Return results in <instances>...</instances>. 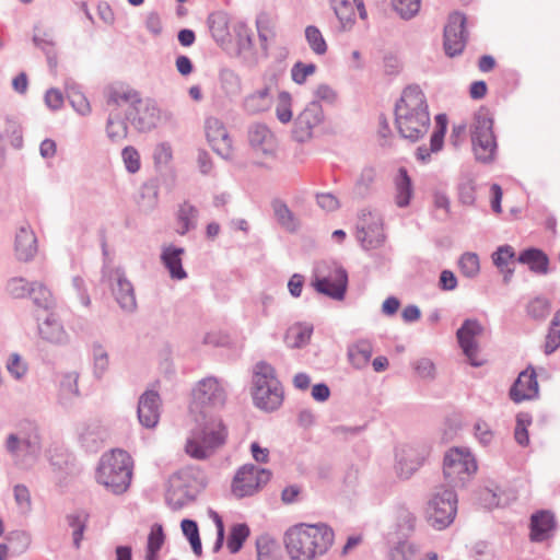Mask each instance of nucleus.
Returning a JSON list of instances; mask_svg holds the SVG:
<instances>
[{"instance_id": "nucleus-33", "label": "nucleus", "mask_w": 560, "mask_h": 560, "mask_svg": "<svg viewBox=\"0 0 560 560\" xmlns=\"http://www.w3.org/2000/svg\"><path fill=\"white\" fill-rule=\"evenodd\" d=\"M553 515L549 512L541 511L532 516L530 520V538L535 541L547 539L553 529Z\"/></svg>"}, {"instance_id": "nucleus-29", "label": "nucleus", "mask_w": 560, "mask_h": 560, "mask_svg": "<svg viewBox=\"0 0 560 560\" xmlns=\"http://www.w3.org/2000/svg\"><path fill=\"white\" fill-rule=\"evenodd\" d=\"M435 130L431 136L430 149L425 145H421L417 149L416 156L422 163L430 161L431 153H436L442 150L444 136L447 127V117L445 114H439L435 117Z\"/></svg>"}, {"instance_id": "nucleus-2", "label": "nucleus", "mask_w": 560, "mask_h": 560, "mask_svg": "<svg viewBox=\"0 0 560 560\" xmlns=\"http://www.w3.org/2000/svg\"><path fill=\"white\" fill-rule=\"evenodd\" d=\"M334 532L326 524H298L284 534V547L291 560H314L334 542Z\"/></svg>"}, {"instance_id": "nucleus-61", "label": "nucleus", "mask_w": 560, "mask_h": 560, "mask_svg": "<svg viewBox=\"0 0 560 560\" xmlns=\"http://www.w3.org/2000/svg\"><path fill=\"white\" fill-rule=\"evenodd\" d=\"M68 97L71 106L78 114L86 116L91 113V105L88 98L80 91L77 89H71L68 92Z\"/></svg>"}, {"instance_id": "nucleus-46", "label": "nucleus", "mask_w": 560, "mask_h": 560, "mask_svg": "<svg viewBox=\"0 0 560 560\" xmlns=\"http://www.w3.org/2000/svg\"><path fill=\"white\" fill-rule=\"evenodd\" d=\"M28 296L32 298L35 305L42 308H49L54 304V296L50 290L42 282H31Z\"/></svg>"}, {"instance_id": "nucleus-44", "label": "nucleus", "mask_w": 560, "mask_h": 560, "mask_svg": "<svg viewBox=\"0 0 560 560\" xmlns=\"http://www.w3.org/2000/svg\"><path fill=\"white\" fill-rule=\"evenodd\" d=\"M165 541V535L161 524H153L148 536L147 560H158V552Z\"/></svg>"}, {"instance_id": "nucleus-58", "label": "nucleus", "mask_w": 560, "mask_h": 560, "mask_svg": "<svg viewBox=\"0 0 560 560\" xmlns=\"http://www.w3.org/2000/svg\"><path fill=\"white\" fill-rule=\"evenodd\" d=\"M421 0H392L393 7L402 19L415 16L420 9Z\"/></svg>"}, {"instance_id": "nucleus-37", "label": "nucleus", "mask_w": 560, "mask_h": 560, "mask_svg": "<svg viewBox=\"0 0 560 560\" xmlns=\"http://www.w3.org/2000/svg\"><path fill=\"white\" fill-rule=\"evenodd\" d=\"M177 233L185 235L190 230L196 229L198 221V210L188 201L183 202L177 211Z\"/></svg>"}, {"instance_id": "nucleus-45", "label": "nucleus", "mask_w": 560, "mask_h": 560, "mask_svg": "<svg viewBox=\"0 0 560 560\" xmlns=\"http://www.w3.org/2000/svg\"><path fill=\"white\" fill-rule=\"evenodd\" d=\"M220 86L228 96H236L241 93L242 82L237 73L231 69H222L219 74Z\"/></svg>"}, {"instance_id": "nucleus-50", "label": "nucleus", "mask_w": 560, "mask_h": 560, "mask_svg": "<svg viewBox=\"0 0 560 560\" xmlns=\"http://www.w3.org/2000/svg\"><path fill=\"white\" fill-rule=\"evenodd\" d=\"M249 536V528L246 524H236L232 527L229 539L228 548L231 553H236L241 550L244 541Z\"/></svg>"}, {"instance_id": "nucleus-43", "label": "nucleus", "mask_w": 560, "mask_h": 560, "mask_svg": "<svg viewBox=\"0 0 560 560\" xmlns=\"http://www.w3.org/2000/svg\"><path fill=\"white\" fill-rule=\"evenodd\" d=\"M81 443L90 450L97 448L105 438L104 430L97 424H86L79 432Z\"/></svg>"}, {"instance_id": "nucleus-36", "label": "nucleus", "mask_w": 560, "mask_h": 560, "mask_svg": "<svg viewBox=\"0 0 560 560\" xmlns=\"http://www.w3.org/2000/svg\"><path fill=\"white\" fill-rule=\"evenodd\" d=\"M208 23L211 35L219 45L223 46L230 43L229 18L225 13H212L208 19Z\"/></svg>"}, {"instance_id": "nucleus-27", "label": "nucleus", "mask_w": 560, "mask_h": 560, "mask_svg": "<svg viewBox=\"0 0 560 560\" xmlns=\"http://www.w3.org/2000/svg\"><path fill=\"white\" fill-rule=\"evenodd\" d=\"M187 477L188 472L183 470L170 478L166 502L173 510L182 509L191 499L188 488L184 485Z\"/></svg>"}, {"instance_id": "nucleus-11", "label": "nucleus", "mask_w": 560, "mask_h": 560, "mask_svg": "<svg viewBox=\"0 0 560 560\" xmlns=\"http://www.w3.org/2000/svg\"><path fill=\"white\" fill-rule=\"evenodd\" d=\"M42 448L38 425L31 420H22L16 425V431L11 432L4 440V450L11 456L20 454L35 455Z\"/></svg>"}, {"instance_id": "nucleus-14", "label": "nucleus", "mask_w": 560, "mask_h": 560, "mask_svg": "<svg viewBox=\"0 0 560 560\" xmlns=\"http://www.w3.org/2000/svg\"><path fill=\"white\" fill-rule=\"evenodd\" d=\"M192 399L191 410L197 407L221 408L226 401V390L217 377H205L196 384Z\"/></svg>"}, {"instance_id": "nucleus-31", "label": "nucleus", "mask_w": 560, "mask_h": 560, "mask_svg": "<svg viewBox=\"0 0 560 560\" xmlns=\"http://www.w3.org/2000/svg\"><path fill=\"white\" fill-rule=\"evenodd\" d=\"M373 354V345L368 339H359L347 348V358L350 365L355 370H363L368 366Z\"/></svg>"}, {"instance_id": "nucleus-20", "label": "nucleus", "mask_w": 560, "mask_h": 560, "mask_svg": "<svg viewBox=\"0 0 560 560\" xmlns=\"http://www.w3.org/2000/svg\"><path fill=\"white\" fill-rule=\"evenodd\" d=\"M427 451L405 445L396 450L394 470L401 480L409 479L424 463Z\"/></svg>"}, {"instance_id": "nucleus-7", "label": "nucleus", "mask_w": 560, "mask_h": 560, "mask_svg": "<svg viewBox=\"0 0 560 560\" xmlns=\"http://www.w3.org/2000/svg\"><path fill=\"white\" fill-rule=\"evenodd\" d=\"M477 463L466 447H453L444 456L443 474L447 488L464 487L477 471Z\"/></svg>"}, {"instance_id": "nucleus-64", "label": "nucleus", "mask_w": 560, "mask_h": 560, "mask_svg": "<svg viewBox=\"0 0 560 560\" xmlns=\"http://www.w3.org/2000/svg\"><path fill=\"white\" fill-rule=\"evenodd\" d=\"M31 289V282H27L24 278H12L7 283L8 293L15 299L28 296Z\"/></svg>"}, {"instance_id": "nucleus-13", "label": "nucleus", "mask_w": 560, "mask_h": 560, "mask_svg": "<svg viewBox=\"0 0 560 560\" xmlns=\"http://www.w3.org/2000/svg\"><path fill=\"white\" fill-rule=\"evenodd\" d=\"M357 238L364 249H373L383 245L385 241L383 219L376 211L368 209L361 211Z\"/></svg>"}, {"instance_id": "nucleus-1", "label": "nucleus", "mask_w": 560, "mask_h": 560, "mask_svg": "<svg viewBox=\"0 0 560 560\" xmlns=\"http://www.w3.org/2000/svg\"><path fill=\"white\" fill-rule=\"evenodd\" d=\"M395 124L399 135L412 142L428 133L431 126L429 104L418 85L404 89L395 105Z\"/></svg>"}, {"instance_id": "nucleus-63", "label": "nucleus", "mask_w": 560, "mask_h": 560, "mask_svg": "<svg viewBox=\"0 0 560 560\" xmlns=\"http://www.w3.org/2000/svg\"><path fill=\"white\" fill-rule=\"evenodd\" d=\"M313 100L311 102H322L332 105L338 98V93L328 84H318L313 92Z\"/></svg>"}, {"instance_id": "nucleus-17", "label": "nucleus", "mask_w": 560, "mask_h": 560, "mask_svg": "<svg viewBox=\"0 0 560 560\" xmlns=\"http://www.w3.org/2000/svg\"><path fill=\"white\" fill-rule=\"evenodd\" d=\"M348 284L347 271L334 264L328 273H324L318 269V275L313 281L315 290L322 294H325L334 300H342Z\"/></svg>"}, {"instance_id": "nucleus-40", "label": "nucleus", "mask_w": 560, "mask_h": 560, "mask_svg": "<svg viewBox=\"0 0 560 560\" xmlns=\"http://www.w3.org/2000/svg\"><path fill=\"white\" fill-rule=\"evenodd\" d=\"M257 560H281L279 546L268 535H261L256 539Z\"/></svg>"}, {"instance_id": "nucleus-26", "label": "nucleus", "mask_w": 560, "mask_h": 560, "mask_svg": "<svg viewBox=\"0 0 560 560\" xmlns=\"http://www.w3.org/2000/svg\"><path fill=\"white\" fill-rule=\"evenodd\" d=\"M37 330L44 341L55 346L67 345L70 340L62 322L55 314L47 315L43 322L38 323Z\"/></svg>"}, {"instance_id": "nucleus-25", "label": "nucleus", "mask_w": 560, "mask_h": 560, "mask_svg": "<svg viewBox=\"0 0 560 560\" xmlns=\"http://www.w3.org/2000/svg\"><path fill=\"white\" fill-rule=\"evenodd\" d=\"M160 396L156 392H144L138 401V419L145 428H154L160 419Z\"/></svg>"}, {"instance_id": "nucleus-9", "label": "nucleus", "mask_w": 560, "mask_h": 560, "mask_svg": "<svg viewBox=\"0 0 560 560\" xmlns=\"http://www.w3.org/2000/svg\"><path fill=\"white\" fill-rule=\"evenodd\" d=\"M471 143L477 161L490 163L494 160L497 141L493 135V120L489 113L479 110L471 125Z\"/></svg>"}, {"instance_id": "nucleus-3", "label": "nucleus", "mask_w": 560, "mask_h": 560, "mask_svg": "<svg viewBox=\"0 0 560 560\" xmlns=\"http://www.w3.org/2000/svg\"><path fill=\"white\" fill-rule=\"evenodd\" d=\"M228 434V428L220 417L201 412L187 436L185 452L191 458L207 459L226 443Z\"/></svg>"}, {"instance_id": "nucleus-28", "label": "nucleus", "mask_w": 560, "mask_h": 560, "mask_svg": "<svg viewBox=\"0 0 560 560\" xmlns=\"http://www.w3.org/2000/svg\"><path fill=\"white\" fill-rule=\"evenodd\" d=\"M394 202L398 208H407L413 197V184L405 167H399L393 177Z\"/></svg>"}, {"instance_id": "nucleus-52", "label": "nucleus", "mask_w": 560, "mask_h": 560, "mask_svg": "<svg viewBox=\"0 0 560 560\" xmlns=\"http://www.w3.org/2000/svg\"><path fill=\"white\" fill-rule=\"evenodd\" d=\"M258 36L261 42L262 48H267L269 40H273L276 37L275 23L266 14H260L256 21Z\"/></svg>"}, {"instance_id": "nucleus-41", "label": "nucleus", "mask_w": 560, "mask_h": 560, "mask_svg": "<svg viewBox=\"0 0 560 560\" xmlns=\"http://www.w3.org/2000/svg\"><path fill=\"white\" fill-rule=\"evenodd\" d=\"M85 512H74L67 516V523L72 528V542L75 549H80L81 541L88 524Z\"/></svg>"}, {"instance_id": "nucleus-8", "label": "nucleus", "mask_w": 560, "mask_h": 560, "mask_svg": "<svg viewBox=\"0 0 560 560\" xmlns=\"http://www.w3.org/2000/svg\"><path fill=\"white\" fill-rule=\"evenodd\" d=\"M104 97L108 114L106 135L112 142H121L128 136V119H126V107L122 101L130 100V95L119 93L117 84L113 83L105 88Z\"/></svg>"}, {"instance_id": "nucleus-21", "label": "nucleus", "mask_w": 560, "mask_h": 560, "mask_svg": "<svg viewBox=\"0 0 560 560\" xmlns=\"http://www.w3.org/2000/svg\"><path fill=\"white\" fill-rule=\"evenodd\" d=\"M465 23L466 18L462 13L454 12L448 18L444 28V49L450 57L462 54L465 48Z\"/></svg>"}, {"instance_id": "nucleus-60", "label": "nucleus", "mask_w": 560, "mask_h": 560, "mask_svg": "<svg viewBox=\"0 0 560 560\" xmlns=\"http://www.w3.org/2000/svg\"><path fill=\"white\" fill-rule=\"evenodd\" d=\"M316 71L314 63L295 62L291 69V78L296 84H304Z\"/></svg>"}, {"instance_id": "nucleus-16", "label": "nucleus", "mask_w": 560, "mask_h": 560, "mask_svg": "<svg viewBox=\"0 0 560 560\" xmlns=\"http://www.w3.org/2000/svg\"><path fill=\"white\" fill-rule=\"evenodd\" d=\"M103 275L109 282L119 306L126 312H133L137 307L135 289L125 271L121 268H105Z\"/></svg>"}, {"instance_id": "nucleus-24", "label": "nucleus", "mask_w": 560, "mask_h": 560, "mask_svg": "<svg viewBox=\"0 0 560 560\" xmlns=\"http://www.w3.org/2000/svg\"><path fill=\"white\" fill-rule=\"evenodd\" d=\"M538 382L534 369H527L520 373L517 380L510 389V397L515 402L534 399L538 396Z\"/></svg>"}, {"instance_id": "nucleus-19", "label": "nucleus", "mask_w": 560, "mask_h": 560, "mask_svg": "<svg viewBox=\"0 0 560 560\" xmlns=\"http://www.w3.org/2000/svg\"><path fill=\"white\" fill-rule=\"evenodd\" d=\"M482 331L483 327L476 319H466L457 330L458 343L472 366H480L483 363L478 359L479 346L477 341Z\"/></svg>"}, {"instance_id": "nucleus-38", "label": "nucleus", "mask_w": 560, "mask_h": 560, "mask_svg": "<svg viewBox=\"0 0 560 560\" xmlns=\"http://www.w3.org/2000/svg\"><path fill=\"white\" fill-rule=\"evenodd\" d=\"M517 260L521 264L529 266V269L536 273H547L548 271V257L540 249L528 248L522 252Z\"/></svg>"}, {"instance_id": "nucleus-53", "label": "nucleus", "mask_w": 560, "mask_h": 560, "mask_svg": "<svg viewBox=\"0 0 560 560\" xmlns=\"http://www.w3.org/2000/svg\"><path fill=\"white\" fill-rule=\"evenodd\" d=\"M180 527H182L183 534L189 540L192 551L197 556H200L202 553V546H201V540L199 537V530H198L197 523L191 520H183Z\"/></svg>"}, {"instance_id": "nucleus-59", "label": "nucleus", "mask_w": 560, "mask_h": 560, "mask_svg": "<svg viewBox=\"0 0 560 560\" xmlns=\"http://www.w3.org/2000/svg\"><path fill=\"white\" fill-rule=\"evenodd\" d=\"M550 313V304L547 299L535 298L527 305V314L535 319H545Z\"/></svg>"}, {"instance_id": "nucleus-35", "label": "nucleus", "mask_w": 560, "mask_h": 560, "mask_svg": "<svg viewBox=\"0 0 560 560\" xmlns=\"http://www.w3.org/2000/svg\"><path fill=\"white\" fill-rule=\"evenodd\" d=\"M313 334V326L298 323L292 325L285 332L284 342L289 348L298 349L306 346Z\"/></svg>"}, {"instance_id": "nucleus-55", "label": "nucleus", "mask_w": 560, "mask_h": 560, "mask_svg": "<svg viewBox=\"0 0 560 560\" xmlns=\"http://www.w3.org/2000/svg\"><path fill=\"white\" fill-rule=\"evenodd\" d=\"M458 266L466 278H475L480 271L479 257L475 253H465L460 256Z\"/></svg>"}, {"instance_id": "nucleus-48", "label": "nucleus", "mask_w": 560, "mask_h": 560, "mask_svg": "<svg viewBox=\"0 0 560 560\" xmlns=\"http://www.w3.org/2000/svg\"><path fill=\"white\" fill-rule=\"evenodd\" d=\"M292 116V96L289 92L282 91L278 94L276 117L281 124H288L291 121Z\"/></svg>"}, {"instance_id": "nucleus-56", "label": "nucleus", "mask_w": 560, "mask_h": 560, "mask_svg": "<svg viewBox=\"0 0 560 560\" xmlns=\"http://www.w3.org/2000/svg\"><path fill=\"white\" fill-rule=\"evenodd\" d=\"M109 358L107 351L102 345L93 346V368L94 375L101 378L108 370Z\"/></svg>"}, {"instance_id": "nucleus-32", "label": "nucleus", "mask_w": 560, "mask_h": 560, "mask_svg": "<svg viewBox=\"0 0 560 560\" xmlns=\"http://www.w3.org/2000/svg\"><path fill=\"white\" fill-rule=\"evenodd\" d=\"M272 101L271 89L266 85L244 98L243 109L249 115L261 114L270 109Z\"/></svg>"}, {"instance_id": "nucleus-62", "label": "nucleus", "mask_w": 560, "mask_h": 560, "mask_svg": "<svg viewBox=\"0 0 560 560\" xmlns=\"http://www.w3.org/2000/svg\"><path fill=\"white\" fill-rule=\"evenodd\" d=\"M121 158L125 167L129 173L135 174L140 170V154L135 147L128 145L124 148L121 151Z\"/></svg>"}, {"instance_id": "nucleus-10", "label": "nucleus", "mask_w": 560, "mask_h": 560, "mask_svg": "<svg viewBox=\"0 0 560 560\" xmlns=\"http://www.w3.org/2000/svg\"><path fill=\"white\" fill-rule=\"evenodd\" d=\"M457 497L453 489L441 486L436 488L427 506V520L435 529L450 526L456 515Z\"/></svg>"}, {"instance_id": "nucleus-47", "label": "nucleus", "mask_w": 560, "mask_h": 560, "mask_svg": "<svg viewBox=\"0 0 560 560\" xmlns=\"http://www.w3.org/2000/svg\"><path fill=\"white\" fill-rule=\"evenodd\" d=\"M375 178L376 171L373 167H364L355 180L353 186V195L358 198L365 197L369 194Z\"/></svg>"}, {"instance_id": "nucleus-23", "label": "nucleus", "mask_w": 560, "mask_h": 560, "mask_svg": "<svg viewBox=\"0 0 560 560\" xmlns=\"http://www.w3.org/2000/svg\"><path fill=\"white\" fill-rule=\"evenodd\" d=\"M38 250L37 237L30 224H22L14 237V256L19 261H32Z\"/></svg>"}, {"instance_id": "nucleus-34", "label": "nucleus", "mask_w": 560, "mask_h": 560, "mask_svg": "<svg viewBox=\"0 0 560 560\" xmlns=\"http://www.w3.org/2000/svg\"><path fill=\"white\" fill-rule=\"evenodd\" d=\"M515 257V252L510 245H502L492 254V261L494 266L503 275L504 283H509L514 269L510 267Z\"/></svg>"}, {"instance_id": "nucleus-39", "label": "nucleus", "mask_w": 560, "mask_h": 560, "mask_svg": "<svg viewBox=\"0 0 560 560\" xmlns=\"http://www.w3.org/2000/svg\"><path fill=\"white\" fill-rule=\"evenodd\" d=\"M272 209L277 222L287 231L295 232L300 222L294 213L289 209V207L281 200H276L272 202Z\"/></svg>"}, {"instance_id": "nucleus-18", "label": "nucleus", "mask_w": 560, "mask_h": 560, "mask_svg": "<svg viewBox=\"0 0 560 560\" xmlns=\"http://www.w3.org/2000/svg\"><path fill=\"white\" fill-rule=\"evenodd\" d=\"M325 115L322 104L310 102L294 120L293 137L305 142L313 136V130L324 122Z\"/></svg>"}, {"instance_id": "nucleus-30", "label": "nucleus", "mask_w": 560, "mask_h": 560, "mask_svg": "<svg viewBox=\"0 0 560 560\" xmlns=\"http://www.w3.org/2000/svg\"><path fill=\"white\" fill-rule=\"evenodd\" d=\"M185 249L174 245L163 246L161 253V260L163 266L167 269L170 276L174 280H184L187 278V272L182 265V256Z\"/></svg>"}, {"instance_id": "nucleus-54", "label": "nucleus", "mask_w": 560, "mask_h": 560, "mask_svg": "<svg viewBox=\"0 0 560 560\" xmlns=\"http://www.w3.org/2000/svg\"><path fill=\"white\" fill-rule=\"evenodd\" d=\"M420 548L412 541L399 542L390 553L392 560H417Z\"/></svg>"}, {"instance_id": "nucleus-6", "label": "nucleus", "mask_w": 560, "mask_h": 560, "mask_svg": "<svg viewBox=\"0 0 560 560\" xmlns=\"http://www.w3.org/2000/svg\"><path fill=\"white\" fill-rule=\"evenodd\" d=\"M119 93L130 95V100L122 101L126 107V119L140 132H147L156 127L160 121V108L151 100H142L140 94L129 85L116 83Z\"/></svg>"}, {"instance_id": "nucleus-15", "label": "nucleus", "mask_w": 560, "mask_h": 560, "mask_svg": "<svg viewBox=\"0 0 560 560\" xmlns=\"http://www.w3.org/2000/svg\"><path fill=\"white\" fill-rule=\"evenodd\" d=\"M250 150L257 156L273 159L279 148L276 133L264 122H254L247 129Z\"/></svg>"}, {"instance_id": "nucleus-51", "label": "nucleus", "mask_w": 560, "mask_h": 560, "mask_svg": "<svg viewBox=\"0 0 560 560\" xmlns=\"http://www.w3.org/2000/svg\"><path fill=\"white\" fill-rule=\"evenodd\" d=\"M560 347V310L555 314L551 326L546 337L544 351L551 354Z\"/></svg>"}, {"instance_id": "nucleus-4", "label": "nucleus", "mask_w": 560, "mask_h": 560, "mask_svg": "<svg viewBox=\"0 0 560 560\" xmlns=\"http://www.w3.org/2000/svg\"><path fill=\"white\" fill-rule=\"evenodd\" d=\"M132 477V459L122 450L105 453L96 470V480L114 494L126 492Z\"/></svg>"}, {"instance_id": "nucleus-22", "label": "nucleus", "mask_w": 560, "mask_h": 560, "mask_svg": "<svg viewBox=\"0 0 560 560\" xmlns=\"http://www.w3.org/2000/svg\"><path fill=\"white\" fill-rule=\"evenodd\" d=\"M206 136L212 149L222 158L229 159L232 154V139L224 124L215 118L209 117L205 122Z\"/></svg>"}, {"instance_id": "nucleus-12", "label": "nucleus", "mask_w": 560, "mask_h": 560, "mask_svg": "<svg viewBox=\"0 0 560 560\" xmlns=\"http://www.w3.org/2000/svg\"><path fill=\"white\" fill-rule=\"evenodd\" d=\"M271 472L253 464L241 466L231 482V493L236 499L252 497L259 492L270 480Z\"/></svg>"}, {"instance_id": "nucleus-42", "label": "nucleus", "mask_w": 560, "mask_h": 560, "mask_svg": "<svg viewBox=\"0 0 560 560\" xmlns=\"http://www.w3.org/2000/svg\"><path fill=\"white\" fill-rule=\"evenodd\" d=\"M332 9L343 31L350 30L354 23L353 3L349 0H330Z\"/></svg>"}, {"instance_id": "nucleus-49", "label": "nucleus", "mask_w": 560, "mask_h": 560, "mask_svg": "<svg viewBox=\"0 0 560 560\" xmlns=\"http://www.w3.org/2000/svg\"><path fill=\"white\" fill-rule=\"evenodd\" d=\"M305 38L312 51L318 56H323L327 51V44L322 32L313 25L305 28Z\"/></svg>"}, {"instance_id": "nucleus-5", "label": "nucleus", "mask_w": 560, "mask_h": 560, "mask_svg": "<svg viewBox=\"0 0 560 560\" xmlns=\"http://www.w3.org/2000/svg\"><path fill=\"white\" fill-rule=\"evenodd\" d=\"M252 383V397L257 408L275 411L282 405L283 388L272 365L265 361L258 362L253 370Z\"/></svg>"}, {"instance_id": "nucleus-57", "label": "nucleus", "mask_w": 560, "mask_h": 560, "mask_svg": "<svg viewBox=\"0 0 560 560\" xmlns=\"http://www.w3.org/2000/svg\"><path fill=\"white\" fill-rule=\"evenodd\" d=\"M13 495L15 503L21 513L27 514L32 510V498L30 490L24 485H15L13 487Z\"/></svg>"}]
</instances>
